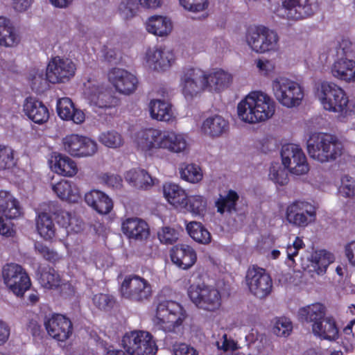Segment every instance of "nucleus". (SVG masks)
Listing matches in <instances>:
<instances>
[{
  "label": "nucleus",
  "mask_w": 355,
  "mask_h": 355,
  "mask_svg": "<svg viewBox=\"0 0 355 355\" xmlns=\"http://www.w3.org/2000/svg\"><path fill=\"white\" fill-rule=\"evenodd\" d=\"M94 304L99 309L105 310L112 306L113 298L108 295L99 293L93 297Z\"/></svg>",
  "instance_id": "obj_60"
},
{
  "label": "nucleus",
  "mask_w": 355,
  "mask_h": 355,
  "mask_svg": "<svg viewBox=\"0 0 355 355\" xmlns=\"http://www.w3.org/2000/svg\"><path fill=\"white\" fill-rule=\"evenodd\" d=\"M245 281L250 293L258 298L266 297L272 291V279L261 268H250L247 271Z\"/></svg>",
  "instance_id": "obj_19"
},
{
  "label": "nucleus",
  "mask_w": 355,
  "mask_h": 355,
  "mask_svg": "<svg viewBox=\"0 0 355 355\" xmlns=\"http://www.w3.org/2000/svg\"><path fill=\"white\" fill-rule=\"evenodd\" d=\"M272 92L282 106L293 108L299 106L304 96L303 87L285 76H277L271 82Z\"/></svg>",
  "instance_id": "obj_4"
},
{
  "label": "nucleus",
  "mask_w": 355,
  "mask_h": 355,
  "mask_svg": "<svg viewBox=\"0 0 355 355\" xmlns=\"http://www.w3.org/2000/svg\"><path fill=\"white\" fill-rule=\"evenodd\" d=\"M41 286L46 289H54L60 287L61 293L64 296L74 293L73 286L69 283H62L60 275L51 268L43 270L39 278Z\"/></svg>",
  "instance_id": "obj_28"
},
{
  "label": "nucleus",
  "mask_w": 355,
  "mask_h": 355,
  "mask_svg": "<svg viewBox=\"0 0 355 355\" xmlns=\"http://www.w3.org/2000/svg\"><path fill=\"white\" fill-rule=\"evenodd\" d=\"M342 185L339 188V193L344 197H351L355 195V185L352 178L345 175L341 179Z\"/></svg>",
  "instance_id": "obj_58"
},
{
  "label": "nucleus",
  "mask_w": 355,
  "mask_h": 355,
  "mask_svg": "<svg viewBox=\"0 0 355 355\" xmlns=\"http://www.w3.org/2000/svg\"><path fill=\"white\" fill-rule=\"evenodd\" d=\"M138 10L139 5L136 0H123L119 6V15L125 20L134 17Z\"/></svg>",
  "instance_id": "obj_51"
},
{
  "label": "nucleus",
  "mask_w": 355,
  "mask_h": 355,
  "mask_svg": "<svg viewBox=\"0 0 355 355\" xmlns=\"http://www.w3.org/2000/svg\"><path fill=\"white\" fill-rule=\"evenodd\" d=\"M306 146L310 157L320 162L336 159L343 150V145L336 137L322 132L311 134Z\"/></svg>",
  "instance_id": "obj_3"
},
{
  "label": "nucleus",
  "mask_w": 355,
  "mask_h": 355,
  "mask_svg": "<svg viewBox=\"0 0 355 355\" xmlns=\"http://www.w3.org/2000/svg\"><path fill=\"white\" fill-rule=\"evenodd\" d=\"M180 176L182 179L190 183H198L203 178L201 168L195 164H187L182 166L180 168Z\"/></svg>",
  "instance_id": "obj_49"
},
{
  "label": "nucleus",
  "mask_w": 355,
  "mask_h": 355,
  "mask_svg": "<svg viewBox=\"0 0 355 355\" xmlns=\"http://www.w3.org/2000/svg\"><path fill=\"white\" fill-rule=\"evenodd\" d=\"M186 318L182 306L172 300H164L157 306L155 325L165 332H177Z\"/></svg>",
  "instance_id": "obj_5"
},
{
  "label": "nucleus",
  "mask_w": 355,
  "mask_h": 355,
  "mask_svg": "<svg viewBox=\"0 0 355 355\" xmlns=\"http://www.w3.org/2000/svg\"><path fill=\"white\" fill-rule=\"evenodd\" d=\"M352 44L343 40L336 47V55L339 58L331 67V73L335 78L347 83L355 82V61L347 57L352 51Z\"/></svg>",
  "instance_id": "obj_8"
},
{
  "label": "nucleus",
  "mask_w": 355,
  "mask_h": 355,
  "mask_svg": "<svg viewBox=\"0 0 355 355\" xmlns=\"http://www.w3.org/2000/svg\"><path fill=\"white\" fill-rule=\"evenodd\" d=\"M174 61L175 57L173 51L166 48L153 47L149 49L146 53V64L155 71H166L171 67Z\"/></svg>",
  "instance_id": "obj_24"
},
{
  "label": "nucleus",
  "mask_w": 355,
  "mask_h": 355,
  "mask_svg": "<svg viewBox=\"0 0 355 355\" xmlns=\"http://www.w3.org/2000/svg\"><path fill=\"white\" fill-rule=\"evenodd\" d=\"M184 9L198 12L203 11L208 6L207 0H180Z\"/></svg>",
  "instance_id": "obj_57"
},
{
  "label": "nucleus",
  "mask_w": 355,
  "mask_h": 355,
  "mask_svg": "<svg viewBox=\"0 0 355 355\" xmlns=\"http://www.w3.org/2000/svg\"><path fill=\"white\" fill-rule=\"evenodd\" d=\"M171 259L178 268L187 270L194 265L197 256L195 250L190 245L179 244L171 249Z\"/></svg>",
  "instance_id": "obj_26"
},
{
  "label": "nucleus",
  "mask_w": 355,
  "mask_h": 355,
  "mask_svg": "<svg viewBox=\"0 0 355 355\" xmlns=\"http://www.w3.org/2000/svg\"><path fill=\"white\" fill-rule=\"evenodd\" d=\"M318 9V0H284L276 14L281 18L296 21L313 15Z\"/></svg>",
  "instance_id": "obj_12"
},
{
  "label": "nucleus",
  "mask_w": 355,
  "mask_h": 355,
  "mask_svg": "<svg viewBox=\"0 0 355 355\" xmlns=\"http://www.w3.org/2000/svg\"><path fill=\"white\" fill-rule=\"evenodd\" d=\"M228 123L223 117L214 115L207 118L201 125L202 132L209 137H217L226 132Z\"/></svg>",
  "instance_id": "obj_40"
},
{
  "label": "nucleus",
  "mask_w": 355,
  "mask_h": 355,
  "mask_svg": "<svg viewBox=\"0 0 355 355\" xmlns=\"http://www.w3.org/2000/svg\"><path fill=\"white\" fill-rule=\"evenodd\" d=\"M76 71V64L71 59L55 56L47 65L46 77L51 83H66L74 76Z\"/></svg>",
  "instance_id": "obj_17"
},
{
  "label": "nucleus",
  "mask_w": 355,
  "mask_h": 355,
  "mask_svg": "<svg viewBox=\"0 0 355 355\" xmlns=\"http://www.w3.org/2000/svg\"><path fill=\"white\" fill-rule=\"evenodd\" d=\"M125 180L130 185L137 189H148L153 185V180L144 170L132 169L125 175Z\"/></svg>",
  "instance_id": "obj_43"
},
{
  "label": "nucleus",
  "mask_w": 355,
  "mask_h": 355,
  "mask_svg": "<svg viewBox=\"0 0 355 355\" xmlns=\"http://www.w3.org/2000/svg\"><path fill=\"white\" fill-rule=\"evenodd\" d=\"M84 94L95 112H97L96 109H104L109 110V114H114L113 110L116 101L98 80L89 79L85 83Z\"/></svg>",
  "instance_id": "obj_9"
},
{
  "label": "nucleus",
  "mask_w": 355,
  "mask_h": 355,
  "mask_svg": "<svg viewBox=\"0 0 355 355\" xmlns=\"http://www.w3.org/2000/svg\"><path fill=\"white\" fill-rule=\"evenodd\" d=\"M239 198L238 193L233 191H228L227 193L220 198L216 202L217 211L223 214L225 211L228 213L235 212L236 211V202Z\"/></svg>",
  "instance_id": "obj_46"
},
{
  "label": "nucleus",
  "mask_w": 355,
  "mask_h": 355,
  "mask_svg": "<svg viewBox=\"0 0 355 355\" xmlns=\"http://www.w3.org/2000/svg\"><path fill=\"white\" fill-rule=\"evenodd\" d=\"M162 149L175 154H184L189 149L187 135L173 130L164 131Z\"/></svg>",
  "instance_id": "obj_27"
},
{
  "label": "nucleus",
  "mask_w": 355,
  "mask_h": 355,
  "mask_svg": "<svg viewBox=\"0 0 355 355\" xmlns=\"http://www.w3.org/2000/svg\"><path fill=\"white\" fill-rule=\"evenodd\" d=\"M44 326L48 334L58 341L66 340L72 333L71 320L61 314L46 317Z\"/></svg>",
  "instance_id": "obj_23"
},
{
  "label": "nucleus",
  "mask_w": 355,
  "mask_h": 355,
  "mask_svg": "<svg viewBox=\"0 0 355 355\" xmlns=\"http://www.w3.org/2000/svg\"><path fill=\"white\" fill-rule=\"evenodd\" d=\"M245 42L253 52L259 54L275 53L279 49L278 34L264 26L249 28L245 35Z\"/></svg>",
  "instance_id": "obj_6"
},
{
  "label": "nucleus",
  "mask_w": 355,
  "mask_h": 355,
  "mask_svg": "<svg viewBox=\"0 0 355 355\" xmlns=\"http://www.w3.org/2000/svg\"><path fill=\"white\" fill-rule=\"evenodd\" d=\"M304 246L303 241L296 237L292 245H288L286 248L287 259L288 261L292 263H294V257L298 254L300 249Z\"/></svg>",
  "instance_id": "obj_61"
},
{
  "label": "nucleus",
  "mask_w": 355,
  "mask_h": 355,
  "mask_svg": "<svg viewBox=\"0 0 355 355\" xmlns=\"http://www.w3.org/2000/svg\"><path fill=\"white\" fill-rule=\"evenodd\" d=\"M187 230L190 236L200 243L207 244L211 241L209 232L199 222H190L187 225Z\"/></svg>",
  "instance_id": "obj_47"
},
{
  "label": "nucleus",
  "mask_w": 355,
  "mask_h": 355,
  "mask_svg": "<svg viewBox=\"0 0 355 355\" xmlns=\"http://www.w3.org/2000/svg\"><path fill=\"white\" fill-rule=\"evenodd\" d=\"M163 193L167 201L174 207L183 208L187 204V193L180 186L174 183H166L163 187Z\"/></svg>",
  "instance_id": "obj_42"
},
{
  "label": "nucleus",
  "mask_w": 355,
  "mask_h": 355,
  "mask_svg": "<svg viewBox=\"0 0 355 355\" xmlns=\"http://www.w3.org/2000/svg\"><path fill=\"white\" fill-rule=\"evenodd\" d=\"M65 151L72 156L89 157L97 151V144L89 137L72 134L62 139Z\"/></svg>",
  "instance_id": "obj_22"
},
{
  "label": "nucleus",
  "mask_w": 355,
  "mask_h": 355,
  "mask_svg": "<svg viewBox=\"0 0 355 355\" xmlns=\"http://www.w3.org/2000/svg\"><path fill=\"white\" fill-rule=\"evenodd\" d=\"M230 73L223 69H215L209 73L206 72V89L210 92H220L229 87L232 82Z\"/></svg>",
  "instance_id": "obj_36"
},
{
  "label": "nucleus",
  "mask_w": 355,
  "mask_h": 355,
  "mask_svg": "<svg viewBox=\"0 0 355 355\" xmlns=\"http://www.w3.org/2000/svg\"><path fill=\"white\" fill-rule=\"evenodd\" d=\"M57 110L59 116L62 119L71 120L76 124H80L85 121V116L84 112L76 108L71 100L69 98H62L58 100Z\"/></svg>",
  "instance_id": "obj_35"
},
{
  "label": "nucleus",
  "mask_w": 355,
  "mask_h": 355,
  "mask_svg": "<svg viewBox=\"0 0 355 355\" xmlns=\"http://www.w3.org/2000/svg\"><path fill=\"white\" fill-rule=\"evenodd\" d=\"M281 157L283 165L293 174L301 175L306 173L309 170L306 155L298 145L293 144L284 145Z\"/></svg>",
  "instance_id": "obj_16"
},
{
  "label": "nucleus",
  "mask_w": 355,
  "mask_h": 355,
  "mask_svg": "<svg viewBox=\"0 0 355 355\" xmlns=\"http://www.w3.org/2000/svg\"><path fill=\"white\" fill-rule=\"evenodd\" d=\"M36 228L45 240H51L55 235V227L51 217L46 211L38 214L36 218Z\"/></svg>",
  "instance_id": "obj_44"
},
{
  "label": "nucleus",
  "mask_w": 355,
  "mask_h": 355,
  "mask_svg": "<svg viewBox=\"0 0 355 355\" xmlns=\"http://www.w3.org/2000/svg\"><path fill=\"white\" fill-rule=\"evenodd\" d=\"M19 42V34L10 19L0 16V47L12 48Z\"/></svg>",
  "instance_id": "obj_30"
},
{
  "label": "nucleus",
  "mask_w": 355,
  "mask_h": 355,
  "mask_svg": "<svg viewBox=\"0 0 355 355\" xmlns=\"http://www.w3.org/2000/svg\"><path fill=\"white\" fill-rule=\"evenodd\" d=\"M216 345L218 349L223 350V354H227L228 352H233L236 350L237 343L231 337L224 334L217 342Z\"/></svg>",
  "instance_id": "obj_59"
},
{
  "label": "nucleus",
  "mask_w": 355,
  "mask_h": 355,
  "mask_svg": "<svg viewBox=\"0 0 355 355\" xmlns=\"http://www.w3.org/2000/svg\"><path fill=\"white\" fill-rule=\"evenodd\" d=\"M120 293L126 299L134 302H143L152 295L150 284L138 275H128L123 280Z\"/></svg>",
  "instance_id": "obj_13"
},
{
  "label": "nucleus",
  "mask_w": 355,
  "mask_h": 355,
  "mask_svg": "<svg viewBox=\"0 0 355 355\" xmlns=\"http://www.w3.org/2000/svg\"><path fill=\"white\" fill-rule=\"evenodd\" d=\"M99 142L110 148H118L124 144L122 135L116 130H110L102 132L98 136Z\"/></svg>",
  "instance_id": "obj_48"
},
{
  "label": "nucleus",
  "mask_w": 355,
  "mask_h": 355,
  "mask_svg": "<svg viewBox=\"0 0 355 355\" xmlns=\"http://www.w3.org/2000/svg\"><path fill=\"white\" fill-rule=\"evenodd\" d=\"M51 168L56 173L66 177H73L78 173L76 163L68 156L55 155L51 161Z\"/></svg>",
  "instance_id": "obj_39"
},
{
  "label": "nucleus",
  "mask_w": 355,
  "mask_h": 355,
  "mask_svg": "<svg viewBox=\"0 0 355 355\" xmlns=\"http://www.w3.org/2000/svg\"><path fill=\"white\" fill-rule=\"evenodd\" d=\"M187 204L183 208H186L192 215L202 217L207 212V200L201 195H192L187 197Z\"/></svg>",
  "instance_id": "obj_45"
},
{
  "label": "nucleus",
  "mask_w": 355,
  "mask_h": 355,
  "mask_svg": "<svg viewBox=\"0 0 355 355\" xmlns=\"http://www.w3.org/2000/svg\"><path fill=\"white\" fill-rule=\"evenodd\" d=\"M21 214L18 200L9 192L0 191V234L6 237L15 235L13 224L8 219H14Z\"/></svg>",
  "instance_id": "obj_10"
},
{
  "label": "nucleus",
  "mask_w": 355,
  "mask_h": 355,
  "mask_svg": "<svg viewBox=\"0 0 355 355\" xmlns=\"http://www.w3.org/2000/svg\"><path fill=\"white\" fill-rule=\"evenodd\" d=\"M191 300L200 309L214 311L221 305V296L216 288L205 284L191 285L188 291Z\"/></svg>",
  "instance_id": "obj_11"
},
{
  "label": "nucleus",
  "mask_w": 355,
  "mask_h": 355,
  "mask_svg": "<svg viewBox=\"0 0 355 355\" xmlns=\"http://www.w3.org/2000/svg\"><path fill=\"white\" fill-rule=\"evenodd\" d=\"M256 66L259 71L263 75H268L275 69L274 63L266 59H259L256 61Z\"/></svg>",
  "instance_id": "obj_63"
},
{
  "label": "nucleus",
  "mask_w": 355,
  "mask_h": 355,
  "mask_svg": "<svg viewBox=\"0 0 355 355\" xmlns=\"http://www.w3.org/2000/svg\"><path fill=\"white\" fill-rule=\"evenodd\" d=\"M157 236L162 243L171 245L179 238V232L173 227L165 226L157 232Z\"/></svg>",
  "instance_id": "obj_53"
},
{
  "label": "nucleus",
  "mask_w": 355,
  "mask_h": 355,
  "mask_svg": "<svg viewBox=\"0 0 355 355\" xmlns=\"http://www.w3.org/2000/svg\"><path fill=\"white\" fill-rule=\"evenodd\" d=\"M24 111L33 122L42 124L49 118L47 107L41 102L33 98H27L24 103Z\"/></svg>",
  "instance_id": "obj_32"
},
{
  "label": "nucleus",
  "mask_w": 355,
  "mask_h": 355,
  "mask_svg": "<svg viewBox=\"0 0 355 355\" xmlns=\"http://www.w3.org/2000/svg\"><path fill=\"white\" fill-rule=\"evenodd\" d=\"M46 77L44 76L42 71H37L31 78V87L33 90L40 91L46 83Z\"/></svg>",
  "instance_id": "obj_64"
},
{
  "label": "nucleus",
  "mask_w": 355,
  "mask_h": 355,
  "mask_svg": "<svg viewBox=\"0 0 355 355\" xmlns=\"http://www.w3.org/2000/svg\"><path fill=\"white\" fill-rule=\"evenodd\" d=\"M326 309L321 303H314L299 309L298 319L302 322H318L325 316Z\"/></svg>",
  "instance_id": "obj_41"
},
{
  "label": "nucleus",
  "mask_w": 355,
  "mask_h": 355,
  "mask_svg": "<svg viewBox=\"0 0 355 355\" xmlns=\"http://www.w3.org/2000/svg\"><path fill=\"white\" fill-rule=\"evenodd\" d=\"M123 345L129 355H155L157 347L148 331H132L123 338Z\"/></svg>",
  "instance_id": "obj_7"
},
{
  "label": "nucleus",
  "mask_w": 355,
  "mask_h": 355,
  "mask_svg": "<svg viewBox=\"0 0 355 355\" xmlns=\"http://www.w3.org/2000/svg\"><path fill=\"white\" fill-rule=\"evenodd\" d=\"M49 211L55 215L57 223L64 228L67 234L78 233L83 230L84 224L81 220L60 209L55 203L49 205Z\"/></svg>",
  "instance_id": "obj_25"
},
{
  "label": "nucleus",
  "mask_w": 355,
  "mask_h": 355,
  "mask_svg": "<svg viewBox=\"0 0 355 355\" xmlns=\"http://www.w3.org/2000/svg\"><path fill=\"white\" fill-rule=\"evenodd\" d=\"M206 72L198 68L184 70L180 76V87L187 99H192L206 89Z\"/></svg>",
  "instance_id": "obj_18"
},
{
  "label": "nucleus",
  "mask_w": 355,
  "mask_h": 355,
  "mask_svg": "<svg viewBox=\"0 0 355 355\" xmlns=\"http://www.w3.org/2000/svg\"><path fill=\"white\" fill-rule=\"evenodd\" d=\"M86 203L101 214H108L113 207L111 198L99 190H92L85 196Z\"/></svg>",
  "instance_id": "obj_33"
},
{
  "label": "nucleus",
  "mask_w": 355,
  "mask_h": 355,
  "mask_svg": "<svg viewBox=\"0 0 355 355\" xmlns=\"http://www.w3.org/2000/svg\"><path fill=\"white\" fill-rule=\"evenodd\" d=\"M315 94L322 107L329 112L338 114L344 119L350 115L352 109L344 89L332 82L322 81L315 86Z\"/></svg>",
  "instance_id": "obj_2"
},
{
  "label": "nucleus",
  "mask_w": 355,
  "mask_h": 355,
  "mask_svg": "<svg viewBox=\"0 0 355 355\" xmlns=\"http://www.w3.org/2000/svg\"><path fill=\"white\" fill-rule=\"evenodd\" d=\"M164 131L156 128H146L138 131L134 142L137 149L146 155L151 156L162 149Z\"/></svg>",
  "instance_id": "obj_21"
},
{
  "label": "nucleus",
  "mask_w": 355,
  "mask_h": 355,
  "mask_svg": "<svg viewBox=\"0 0 355 355\" xmlns=\"http://www.w3.org/2000/svg\"><path fill=\"white\" fill-rule=\"evenodd\" d=\"M107 80L115 90L123 95L135 92L139 85L137 76L126 69L113 67L107 71Z\"/></svg>",
  "instance_id": "obj_20"
},
{
  "label": "nucleus",
  "mask_w": 355,
  "mask_h": 355,
  "mask_svg": "<svg viewBox=\"0 0 355 355\" xmlns=\"http://www.w3.org/2000/svg\"><path fill=\"white\" fill-rule=\"evenodd\" d=\"M313 268L318 275H322L326 272L328 266L333 261V255L326 251L316 252L313 257Z\"/></svg>",
  "instance_id": "obj_50"
},
{
  "label": "nucleus",
  "mask_w": 355,
  "mask_h": 355,
  "mask_svg": "<svg viewBox=\"0 0 355 355\" xmlns=\"http://www.w3.org/2000/svg\"><path fill=\"white\" fill-rule=\"evenodd\" d=\"M150 114L152 119L159 121L172 123L176 116L171 105L163 100H151L148 105Z\"/></svg>",
  "instance_id": "obj_31"
},
{
  "label": "nucleus",
  "mask_w": 355,
  "mask_h": 355,
  "mask_svg": "<svg viewBox=\"0 0 355 355\" xmlns=\"http://www.w3.org/2000/svg\"><path fill=\"white\" fill-rule=\"evenodd\" d=\"M173 347L175 355H198L196 349L185 343H175Z\"/></svg>",
  "instance_id": "obj_62"
},
{
  "label": "nucleus",
  "mask_w": 355,
  "mask_h": 355,
  "mask_svg": "<svg viewBox=\"0 0 355 355\" xmlns=\"http://www.w3.org/2000/svg\"><path fill=\"white\" fill-rule=\"evenodd\" d=\"M146 31L159 37L167 36L173 29L171 20L163 15H153L149 17L146 23Z\"/></svg>",
  "instance_id": "obj_38"
},
{
  "label": "nucleus",
  "mask_w": 355,
  "mask_h": 355,
  "mask_svg": "<svg viewBox=\"0 0 355 355\" xmlns=\"http://www.w3.org/2000/svg\"><path fill=\"white\" fill-rule=\"evenodd\" d=\"M2 277L4 284L17 296H23L31 286L27 272L19 264H6L2 268Z\"/></svg>",
  "instance_id": "obj_14"
},
{
  "label": "nucleus",
  "mask_w": 355,
  "mask_h": 355,
  "mask_svg": "<svg viewBox=\"0 0 355 355\" xmlns=\"http://www.w3.org/2000/svg\"><path fill=\"white\" fill-rule=\"evenodd\" d=\"M52 190L62 200L76 202L80 198V192L78 186L73 182L63 180L52 184Z\"/></svg>",
  "instance_id": "obj_37"
},
{
  "label": "nucleus",
  "mask_w": 355,
  "mask_h": 355,
  "mask_svg": "<svg viewBox=\"0 0 355 355\" xmlns=\"http://www.w3.org/2000/svg\"><path fill=\"white\" fill-rule=\"evenodd\" d=\"M268 175L270 180L280 186L285 185L288 182L286 170L279 164H275L270 166Z\"/></svg>",
  "instance_id": "obj_52"
},
{
  "label": "nucleus",
  "mask_w": 355,
  "mask_h": 355,
  "mask_svg": "<svg viewBox=\"0 0 355 355\" xmlns=\"http://www.w3.org/2000/svg\"><path fill=\"white\" fill-rule=\"evenodd\" d=\"M275 110V101L261 91L250 92L237 105L239 118L248 123L266 121L273 116Z\"/></svg>",
  "instance_id": "obj_1"
},
{
  "label": "nucleus",
  "mask_w": 355,
  "mask_h": 355,
  "mask_svg": "<svg viewBox=\"0 0 355 355\" xmlns=\"http://www.w3.org/2000/svg\"><path fill=\"white\" fill-rule=\"evenodd\" d=\"M14 165L12 150L10 148L0 145V170L10 168Z\"/></svg>",
  "instance_id": "obj_56"
},
{
  "label": "nucleus",
  "mask_w": 355,
  "mask_h": 355,
  "mask_svg": "<svg viewBox=\"0 0 355 355\" xmlns=\"http://www.w3.org/2000/svg\"><path fill=\"white\" fill-rule=\"evenodd\" d=\"M313 334L323 340H335L338 338V329L332 317H324L311 325Z\"/></svg>",
  "instance_id": "obj_34"
},
{
  "label": "nucleus",
  "mask_w": 355,
  "mask_h": 355,
  "mask_svg": "<svg viewBox=\"0 0 355 355\" xmlns=\"http://www.w3.org/2000/svg\"><path fill=\"white\" fill-rule=\"evenodd\" d=\"M293 329L291 320L285 317L276 319L273 332L277 336H287L290 334Z\"/></svg>",
  "instance_id": "obj_54"
},
{
  "label": "nucleus",
  "mask_w": 355,
  "mask_h": 355,
  "mask_svg": "<svg viewBox=\"0 0 355 355\" xmlns=\"http://www.w3.org/2000/svg\"><path fill=\"white\" fill-rule=\"evenodd\" d=\"M35 250L36 253L49 261L55 262L60 259L59 254L55 251L50 249L42 243L36 242L35 243Z\"/></svg>",
  "instance_id": "obj_55"
},
{
  "label": "nucleus",
  "mask_w": 355,
  "mask_h": 355,
  "mask_svg": "<svg viewBox=\"0 0 355 355\" xmlns=\"http://www.w3.org/2000/svg\"><path fill=\"white\" fill-rule=\"evenodd\" d=\"M123 233L129 239L143 241L150 235L148 224L139 218H128L121 224Z\"/></svg>",
  "instance_id": "obj_29"
},
{
  "label": "nucleus",
  "mask_w": 355,
  "mask_h": 355,
  "mask_svg": "<svg viewBox=\"0 0 355 355\" xmlns=\"http://www.w3.org/2000/svg\"><path fill=\"white\" fill-rule=\"evenodd\" d=\"M315 207L310 202L295 200L289 204L286 210L287 221L296 227H304L315 220Z\"/></svg>",
  "instance_id": "obj_15"
}]
</instances>
